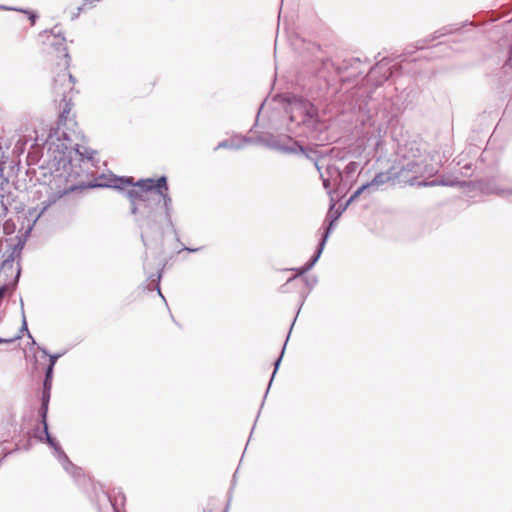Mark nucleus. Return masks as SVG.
I'll return each instance as SVG.
<instances>
[{
  "instance_id": "1",
  "label": "nucleus",
  "mask_w": 512,
  "mask_h": 512,
  "mask_svg": "<svg viewBox=\"0 0 512 512\" xmlns=\"http://www.w3.org/2000/svg\"><path fill=\"white\" fill-rule=\"evenodd\" d=\"M74 78L71 74L62 72L59 73L54 79L53 90L57 94H62L63 97L60 101V114L56 127L49 130L46 138V145L48 150L54 154V159L59 163L69 162L73 160V155L79 156L81 161H93V156L96 154L92 150L83 145L84 136L70 126H75L76 123L68 116L71 111V99L67 97L66 91L72 90Z\"/></svg>"
},
{
  "instance_id": "2",
  "label": "nucleus",
  "mask_w": 512,
  "mask_h": 512,
  "mask_svg": "<svg viewBox=\"0 0 512 512\" xmlns=\"http://www.w3.org/2000/svg\"><path fill=\"white\" fill-rule=\"evenodd\" d=\"M74 78L71 74L62 72L59 73L54 79L53 90L57 94H62L63 97L60 101V114L56 127L49 130L46 138V145L48 150L54 154V159L59 163L69 162L73 160V155L79 156L81 161H93V156L96 154L92 150L83 145L84 136L70 126H75L76 123L68 116L71 111V99L67 97L66 91L72 90Z\"/></svg>"
},
{
  "instance_id": "3",
  "label": "nucleus",
  "mask_w": 512,
  "mask_h": 512,
  "mask_svg": "<svg viewBox=\"0 0 512 512\" xmlns=\"http://www.w3.org/2000/svg\"><path fill=\"white\" fill-rule=\"evenodd\" d=\"M78 189L63 173H51L36 186L34 198L37 204L29 210V217H35L36 221L40 218L54 220L70 216L78 205L75 195Z\"/></svg>"
},
{
  "instance_id": "4",
  "label": "nucleus",
  "mask_w": 512,
  "mask_h": 512,
  "mask_svg": "<svg viewBox=\"0 0 512 512\" xmlns=\"http://www.w3.org/2000/svg\"><path fill=\"white\" fill-rule=\"evenodd\" d=\"M100 187H109L122 191L128 199L141 198L143 202L154 200L157 194L163 201L165 218L167 223L173 227L172 221V198L169 195L167 177L161 176L158 179L147 178L133 182L132 177H114L108 183L99 184Z\"/></svg>"
},
{
  "instance_id": "5",
  "label": "nucleus",
  "mask_w": 512,
  "mask_h": 512,
  "mask_svg": "<svg viewBox=\"0 0 512 512\" xmlns=\"http://www.w3.org/2000/svg\"><path fill=\"white\" fill-rule=\"evenodd\" d=\"M289 105L291 122L302 125L309 131L317 128L318 110L313 103L301 97H294Z\"/></svg>"
},
{
  "instance_id": "6",
  "label": "nucleus",
  "mask_w": 512,
  "mask_h": 512,
  "mask_svg": "<svg viewBox=\"0 0 512 512\" xmlns=\"http://www.w3.org/2000/svg\"><path fill=\"white\" fill-rule=\"evenodd\" d=\"M425 173L420 162L416 160H409L406 164L401 167H392L387 173V180L394 181L398 180L399 183L414 185L418 175Z\"/></svg>"
},
{
  "instance_id": "7",
  "label": "nucleus",
  "mask_w": 512,
  "mask_h": 512,
  "mask_svg": "<svg viewBox=\"0 0 512 512\" xmlns=\"http://www.w3.org/2000/svg\"><path fill=\"white\" fill-rule=\"evenodd\" d=\"M256 142L284 154H298V152H304V146L298 141L293 140L290 136L270 135L268 137H259Z\"/></svg>"
},
{
  "instance_id": "8",
  "label": "nucleus",
  "mask_w": 512,
  "mask_h": 512,
  "mask_svg": "<svg viewBox=\"0 0 512 512\" xmlns=\"http://www.w3.org/2000/svg\"><path fill=\"white\" fill-rule=\"evenodd\" d=\"M43 433L45 436L46 442L49 444L51 448L54 450V455L57 457L59 462L62 464L63 468L74 477L80 474V469L77 468L65 454L59 443L50 435L48 430V423L45 421L43 423Z\"/></svg>"
},
{
  "instance_id": "9",
  "label": "nucleus",
  "mask_w": 512,
  "mask_h": 512,
  "mask_svg": "<svg viewBox=\"0 0 512 512\" xmlns=\"http://www.w3.org/2000/svg\"><path fill=\"white\" fill-rule=\"evenodd\" d=\"M333 226H334V220H332L330 222V224H328L323 236H322V239L318 245V248L316 250V252L314 253L313 257L303 266L301 267L299 270V275H303L305 272L309 271L315 264L316 262L318 261L323 249H324V246H325V243L331 233V231L333 230Z\"/></svg>"
},
{
  "instance_id": "10",
  "label": "nucleus",
  "mask_w": 512,
  "mask_h": 512,
  "mask_svg": "<svg viewBox=\"0 0 512 512\" xmlns=\"http://www.w3.org/2000/svg\"><path fill=\"white\" fill-rule=\"evenodd\" d=\"M383 183H384L383 173H381V172L377 173L374 176V178L372 179V181L363 183V184H361V186H359L357 188V190L349 198L348 203L354 201L360 194H363L366 192L371 193V192L379 190L380 185Z\"/></svg>"
},
{
  "instance_id": "11",
  "label": "nucleus",
  "mask_w": 512,
  "mask_h": 512,
  "mask_svg": "<svg viewBox=\"0 0 512 512\" xmlns=\"http://www.w3.org/2000/svg\"><path fill=\"white\" fill-rule=\"evenodd\" d=\"M252 138L248 137H233L227 140H224L220 142L216 147L215 150L221 149V148H227V149H241L244 147L246 143L252 142Z\"/></svg>"
},
{
  "instance_id": "12",
  "label": "nucleus",
  "mask_w": 512,
  "mask_h": 512,
  "mask_svg": "<svg viewBox=\"0 0 512 512\" xmlns=\"http://www.w3.org/2000/svg\"><path fill=\"white\" fill-rule=\"evenodd\" d=\"M322 174H326V178L333 181V185H340L344 182L342 171L335 165H328Z\"/></svg>"
},
{
  "instance_id": "13",
  "label": "nucleus",
  "mask_w": 512,
  "mask_h": 512,
  "mask_svg": "<svg viewBox=\"0 0 512 512\" xmlns=\"http://www.w3.org/2000/svg\"><path fill=\"white\" fill-rule=\"evenodd\" d=\"M342 173L343 180L347 184L354 179L355 175L360 174V164L355 161L349 162Z\"/></svg>"
},
{
  "instance_id": "14",
  "label": "nucleus",
  "mask_w": 512,
  "mask_h": 512,
  "mask_svg": "<svg viewBox=\"0 0 512 512\" xmlns=\"http://www.w3.org/2000/svg\"><path fill=\"white\" fill-rule=\"evenodd\" d=\"M14 138H16L15 145L12 150L13 156H20L24 151L25 147L28 143V139L25 135L16 134L14 135Z\"/></svg>"
},
{
  "instance_id": "15",
  "label": "nucleus",
  "mask_w": 512,
  "mask_h": 512,
  "mask_svg": "<svg viewBox=\"0 0 512 512\" xmlns=\"http://www.w3.org/2000/svg\"><path fill=\"white\" fill-rule=\"evenodd\" d=\"M49 400H50V392L49 391H43L42 399H41V407L39 409V415L42 418V423H45V421H47V413H48Z\"/></svg>"
},
{
  "instance_id": "16",
  "label": "nucleus",
  "mask_w": 512,
  "mask_h": 512,
  "mask_svg": "<svg viewBox=\"0 0 512 512\" xmlns=\"http://www.w3.org/2000/svg\"><path fill=\"white\" fill-rule=\"evenodd\" d=\"M52 33L55 36V38L58 40L56 43H53V45H59L62 47V50L65 51L64 56L67 59L66 64H68V59H70V56L67 52L66 47L64 46L65 37H64L63 33L60 30H57V27L53 28Z\"/></svg>"
},
{
  "instance_id": "17",
  "label": "nucleus",
  "mask_w": 512,
  "mask_h": 512,
  "mask_svg": "<svg viewBox=\"0 0 512 512\" xmlns=\"http://www.w3.org/2000/svg\"><path fill=\"white\" fill-rule=\"evenodd\" d=\"M425 186H434V185H444V186H456L458 184H465V182H460L457 180H448V179H442L439 181H432L429 183H422Z\"/></svg>"
},
{
  "instance_id": "18",
  "label": "nucleus",
  "mask_w": 512,
  "mask_h": 512,
  "mask_svg": "<svg viewBox=\"0 0 512 512\" xmlns=\"http://www.w3.org/2000/svg\"><path fill=\"white\" fill-rule=\"evenodd\" d=\"M320 178L322 180V184H323V187L324 189L327 191L328 194H331L332 193V187H335L336 185H333V181L329 180L328 178H326V174H322L320 175Z\"/></svg>"
},
{
  "instance_id": "19",
  "label": "nucleus",
  "mask_w": 512,
  "mask_h": 512,
  "mask_svg": "<svg viewBox=\"0 0 512 512\" xmlns=\"http://www.w3.org/2000/svg\"><path fill=\"white\" fill-rule=\"evenodd\" d=\"M302 154L305 155V157L307 159H309L310 161H315L317 158H318V155H317V151L316 150H312V149H306L304 147V152H301Z\"/></svg>"
},
{
  "instance_id": "20",
  "label": "nucleus",
  "mask_w": 512,
  "mask_h": 512,
  "mask_svg": "<svg viewBox=\"0 0 512 512\" xmlns=\"http://www.w3.org/2000/svg\"><path fill=\"white\" fill-rule=\"evenodd\" d=\"M334 204L331 205L330 210L327 215V220H329V223L334 220V222L339 218L341 215V211L333 212Z\"/></svg>"
},
{
  "instance_id": "21",
  "label": "nucleus",
  "mask_w": 512,
  "mask_h": 512,
  "mask_svg": "<svg viewBox=\"0 0 512 512\" xmlns=\"http://www.w3.org/2000/svg\"><path fill=\"white\" fill-rule=\"evenodd\" d=\"M285 347H286V344H284V346H283V349H282L281 355H280V356L276 359V361L274 362V366H275V368H274V372H273V374H272V377H271V379H270L269 385H271L272 380H273V377H274V375H275V373H276L277 369L279 368V365H280L281 360H282L283 353H284V351H285Z\"/></svg>"
},
{
  "instance_id": "22",
  "label": "nucleus",
  "mask_w": 512,
  "mask_h": 512,
  "mask_svg": "<svg viewBox=\"0 0 512 512\" xmlns=\"http://www.w3.org/2000/svg\"><path fill=\"white\" fill-rule=\"evenodd\" d=\"M145 221H146L147 226L150 228H152L156 224L155 215L152 210L149 211V214L147 215Z\"/></svg>"
},
{
  "instance_id": "23",
  "label": "nucleus",
  "mask_w": 512,
  "mask_h": 512,
  "mask_svg": "<svg viewBox=\"0 0 512 512\" xmlns=\"http://www.w3.org/2000/svg\"><path fill=\"white\" fill-rule=\"evenodd\" d=\"M304 280H305L306 285L310 289H312L317 283V278L315 276L305 277Z\"/></svg>"
},
{
  "instance_id": "24",
  "label": "nucleus",
  "mask_w": 512,
  "mask_h": 512,
  "mask_svg": "<svg viewBox=\"0 0 512 512\" xmlns=\"http://www.w3.org/2000/svg\"><path fill=\"white\" fill-rule=\"evenodd\" d=\"M129 200H130L131 205H132V207H131V213L135 215V214L137 213V211H138V207H137V205H136V202H137V201H141V202H143V200H142L141 198H135L134 200H132V199H129Z\"/></svg>"
},
{
  "instance_id": "25",
  "label": "nucleus",
  "mask_w": 512,
  "mask_h": 512,
  "mask_svg": "<svg viewBox=\"0 0 512 512\" xmlns=\"http://www.w3.org/2000/svg\"><path fill=\"white\" fill-rule=\"evenodd\" d=\"M53 370H54V367H51V366H47V368H46L44 379H47L48 382H52Z\"/></svg>"
},
{
  "instance_id": "26",
  "label": "nucleus",
  "mask_w": 512,
  "mask_h": 512,
  "mask_svg": "<svg viewBox=\"0 0 512 512\" xmlns=\"http://www.w3.org/2000/svg\"><path fill=\"white\" fill-rule=\"evenodd\" d=\"M21 331H26L28 333V337L32 339V343H35L34 339L32 338L31 334L28 331L27 322H26V319H25L24 315H23Z\"/></svg>"
},
{
  "instance_id": "27",
  "label": "nucleus",
  "mask_w": 512,
  "mask_h": 512,
  "mask_svg": "<svg viewBox=\"0 0 512 512\" xmlns=\"http://www.w3.org/2000/svg\"><path fill=\"white\" fill-rule=\"evenodd\" d=\"M61 356H62V354H53V355H50V363H49V365H48V366L54 367V365H55V363H56L57 359H58L59 357H61Z\"/></svg>"
},
{
  "instance_id": "28",
  "label": "nucleus",
  "mask_w": 512,
  "mask_h": 512,
  "mask_svg": "<svg viewBox=\"0 0 512 512\" xmlns=\"http://www.w3.org/2000/svg\"><path fill=\"white\" fill-rule=\"evenodd\" d=\"M20 337H21L20 335L14 337V338H9V339L0 337V344L11 343V342H13L16 339H19Z\"/></svg>"
},
{
  "instance_id": "29",
  "label": "nucleus",
  "mask_w": 512,
  "mask_h": 512,
  "mask_svg": "<svg viewBox=\"0 0 512 512\" xmlns=\"http://www.w3.org/2000/svg\"><path fill=\"white\" fill-rule=\"evenodd\" d=\"M52 382H48L47 379H44L43 382V391H49L51 390Z\"/></svg>"
},
{
  "instance_id": "30",
  "label": "nucleus",
  "mask_w": 512,
  "mask_h": 512,
  "mask_svg": "<svg viewBox=\"0 0 512 512\" xmlns=\"http://www.w3.org/2000/svg\"><path fill=\"white\" fill-rule=\"evenodd\" d=\"M161 279V273L159 272L158 275H157V279H156V286L155 288L157 289L159 295L164 299L162 293H161V290H160V287H159V281Z\"/></svg>"
},
{
  "instance_id": "31",
  "label": "nucleus",
  "mask_w": 512,
  "mask_h": 512,
  "mask_svg": "<svg viewBox=\"0 0 512 512\" xmlns=\"http://www.w3.org/2000/svg\"><path fill=\"white\" fill-rule=\"evenodd\" d=\"M315 168L317 169L319 175L323 173L322 167L319 165V159L317 158L315 161H313Z\"/></svg>"
},
{
  "instance_id": "32",
  "label": "nucleus",
  "mask_w": 512,
  "mask_h": 512,
  "mask_svg": "<svg viewBox=\"0 0 512 512\" xmlns=\"http://www.w3.org/2000/svg\"><path fill=\"white\" fill-rule=\"evenodd\" d=\"M37 15L34 13H30L29 19L31 20V23L34 24L36 21Z\"/></svg>"
},
{
  "instance_id": "33",
  "label": "nucleus",
  "mask_w": 512,
  "mask_h": 512,
  "mask_svg": "<svg viewBox=\"0 0 512 512\" xmlns=\"http://www.w3.org/2000/svg\"><path fill=\"white\" fill-rule=\"evenodd\" d=\"M107 500H108V502L111 504V506H112V508H113L114 512H119V511L117 510V508L115 507V505L112 503L111 498H110V497H107Z\"/></svg>"
},
{
  "instance_id": "34",
  "label": "nucleus",
  "mask_w": 512,
  "mask_h": 512,
  "mask_svg": "<svg viewBox=\"0 0 512 512\" xmlns=\"http://www.w3.org/2000/svg\"><path fill=\"white\" fill-rule=\"evenodd\" d=\"M508 64L512 67V47H511V50H510V57L508 59Z\"/></svg>"
},
{
  "instance_id": "35",
  "label": "nucleus",
  "mask_w": 512,
  "mask_h": 512,
  "mask_svg": "<svg viewBox=\"0 0 512 512\" xmlns=\"http://www.w3.org/2000/svg\"><path fill=\"white\" fill-rule=\"evenodd\" d=\"M185 250H187V251H189V252H196V251H198V250H199V248H195V249H193V248H188V247H186V248H185Z\"/></svg>"
},
{
  "instance_id": "36",
  "label": "nucleus",
  "mask_w": 512,
  "mask_h": 512,
  "mask_svg": "<svg viewBox=\"0 0 512 512\" xmlns=\"http://www.w3.org/2000/svg\"><path fill=\"white\" fill-rule=\"evenodd\" d=\"M377 69H378V66H377V67L372 68V69H371V71H370V75L372 76L373 74H375V73H376V71H377Z\"/></svg>"
},
{
  "instance_id": "37",
  "label": "nucleus",
  "mask_w": 512,
  "mask_h": 512,
  "mask_svg": "<svg viewBox=\"0 0 512 512\" xmlns=\"http://www.w3.org/2000/svg\"><path fill=\"white\" fill-rule=\"evenodd\" d=\"M19 275H20V268H18L17 275H16V280H18Z\"/></svg>"
},
{
  "instance_id": "38",
  "label": "nucleus",
  "mask_w": 512,
  "mask_h": 512,
  "mask_svg": "<svg viewBox=\"0 0 512 512\" xmlns=\"http://www.w3.org/2000/svg\"><path fill=\"white\" fill-rule=\"evenodd\" d=\"M1 9L3 10H9L10 8L9 7H6V6H0Z\"/></svg>"
}]
</instances>
